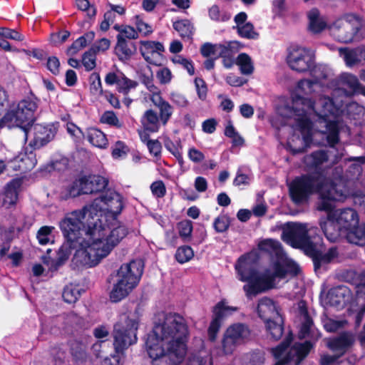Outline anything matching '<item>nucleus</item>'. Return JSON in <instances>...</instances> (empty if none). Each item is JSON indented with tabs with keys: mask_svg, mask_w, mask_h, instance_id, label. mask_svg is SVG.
Segmentation results:
<instances>
[{
	"mask_svg": "<svg viewBox=\"0 0 365 365\" xmlns=\"http://www.w3.org/2000/svg\"><path fill=\"white\" fill-rule=\"evenodd\" d=\"M319 88L312 78L299 81L296 93L292 97V106L286 105L278 109L282 117L294 120L293 126L301 134L300 136L294 133L288 141V146L293 153L306 150L312 140L314 131L322 133L333 148L339 141L340 133L346 129L339 116V109L330 98L322 96L317 103H313L310 98L300 95L317 92Z\"/></svg>",
	"mask_w": 365,
	"mask_h": 365,
	"instance_id": "obj_1",
	"label": "nucleus"
},
{
	"mask_svg": "<svg viewBox=\"0 0 365 365\" xmlns=\"http://www.w3.org/2000/svg\"><path fill=\"white\" fill-rule=\"evenodd\" d=\"M104 215H93L88 205L67 213L59 226L65 239L78 247L73 263L78 267L96 266L122 241L125 230Z\"/></svg>",
	"mask_w": 365,
	"mask_h": 365,
	"instance_id": "obj_2",
	"label": "nucleus"
},
{
	"mask_svg": "<svg viewBox=\"0 0 365 365\" xmlns=\"http://www.w3.org/2000/svg\"><path fill=\"white\" fill-rule=\"evenodd\" d=\"M314 192L319 195L317 209L328 212L326 219H321L320 227L330 242H336L345 233L336 221L330 217L329 211L334 207V201H342L348 195V191L341 185L334 184L322 174L305 175L295 178L289 185L291 198L296 204L304 202L308 196Z\"/></svg>",
	"mask_w": 365,
	"mask_h": 365,
	"instance_id": "obj_3",
	"label": "nucleus"
},
{
	"mask_svg": "<svg viewBox=\"0 0 365 365\" xmlns=\"http://www.w3.org/2000/svg\"><path fill=\"white\" fill-rule=\"evenodd\" d=\"M187 329L184 319L178 314H168L155 323L148 334L145 345L152 365L180 364L187 353Z\"/></svg>",
	"mask_w": 365,
	"mask_h": 365,
	"instance_id": "obj_4",
	"label": "nucleus"
},
{
	"mask_svg": "<svg viewBox=\"0 0 365 365\" xmlns=\"http://www.w3.org/2000/svg\"><path fill=\"white\" fill-rule=\"evenodd\" d=\"M259 246L262 250L274 253L275 258L264 272L262 277L251 284L244 285L243 289L248 298H252L273 288L276 279H283L287 274L295 276L299 272V265L283 252L279 242L268 239L262 241Z\"/></svg>",
	"mask_w": 365,
	"mask_h": 365,
	"instance_id": "obj_5",
	"label": "nucleus"
},
{
	"mask_svg": "<svg viewBox=\"0 0 365 365\" xmlns=\"http://www.w3.org/2000/svg\"><path fill=\"white\" fill-rule=\"evenodd\" d=\"M142 260H132L120 266L117 273L116 282L110 293V299L118 302L126 297L138 285L143 272Z\"/></svg>",
	"mask_w": 365,
	"mask_h": 365,
	"instance_id": "obj_6",
	"label": "nucleus"
},
{
	"mask_svg": "<svg viewBox=\"0 0 365 365\" xmlns=\"http://www.w3.org/2000/svg\"><path fill=\"white\" fill-rule=\"evenodd\" d=\"M361 18L354 13H346L329 25L330 35L334 40L342 43H352L362 38Z\"/></svg>",
	"mask_w": 365,
	"mask_h": 365,
	"instance_id": "obj_7",
	"label": "nucleus"
},
{
	"mask_svg": "<svg viewBox=\"0 0 365 365\" xmlns=\"http://www.w3.org/2000/svg\"><path fill=\"white\" fill-rule=\"evenodd\" d=\"M88 207L93 215L106 216L108 223L110 224L115 220L125 230L123 239L126 237L128 233V228L116 218L123 209L122 196L119 193L114 190H108L99 197L96 198Z\"/></svg>",
	"mask_w": 365,
	"mask_h": 365,
	"instance_id": "obj_8",
	"label": "nucleus"
},
{
	"mask_svg": "<svg viewBox=\"0 0 365 365\" xmlns=\"http://www.w3.org/2000/svg\"><path fill=\"white\" fill-rule=\"evenodd\" d=\"M312 230L307 224L287 222L282 227V238L292 247L300 248L306 255L314 256L317 253V246L309 236Z\"/></svg>",
	"mask_w": 365,
	"mask_h": 365,
	"instance_id": "obj_9",
	"label": "nucleus"
},
{
	"mask_svg": "<svg viewBox=\"0 0 365 365\" xmlns=\"http://www.w3.org/2000/svg\"><path fill=\"white\" fill-rule=\"evenodd\" d=\"M39 100L34 96H28L19 102L17 106L11 109L4 116L9 121L20 127L24 132L25 138L31 131L29 128L34 121V113L37 110Z\"/></svg>",
	"mask_w": 365,
	"mask_h": 365,
	"instance_id": "obj_10",
	"label": "nucleus"
},
{
	"mask_svg": "<svg viewBox=\"0 0 365 365\" xmlns=\"http://www.w3.org/2000/svg\"><path fill=\"white\" fill-rule=\"evenodd\" d=\"M292 340V336H288L282 344L272 349L274 357L276 359H281L276 365H298L309 353L312 345L310 342L305 341L302 344H295L289 351L286 353V356L282 357Z\"/></svg>",
	"mask_w": 365,
	"mask_h": 365,
	"instance_id": "obj_11",
	"label": "nucleus"
},
{
	"mask_svg": "<svg viewBox=\"0 0 365 365\" xmlns=\"http://www.w3.org/2000/svg\"><path fill=\"white\" fill-rule=\"evenodd\" d=\"M252 331L245 323L237 322L230 325L222 339V351L226 355L233 354L237 347L251 339Z\"/></svg>",
	"mask_w": 365,
	"mask_h": 365,
	"instance_id": "obj_12",
	"label": "nucleus"
},
{
	"mask_svg": "<svg viewBox=\"0 0 365 365\" xmlns=\"http://www.w3.org/2000/svg\"><path fill=\"white\" fill-rule=\"evenodd\" d=\"M138 322L126 315L114 327V347L116 352H121L137 341Z\"/></svg>",
	"mask_w": 365,
	"mask_h": 365,
	"instance_id": "obj_13",
	"label": "nucleus"
},
{
	"mask_svg": "<svg viewBox=\"0 0 365 365\" xmlns=\"http://www.w3.org/2000/svg\"><path fill=\"white\" fill-rule=\"evenodd\" d=\"M287 63L289 68L298 73H305L311 70L315 63V56L311 49L293 46L288 49Z\"/></svg>",
	"mask_w": 365,
	"mask_h": 365,
	"instance_id": "obj_14",
	"label": "nucleus"
},
{
	"mask_svg": "<svg viewBox=\"0 0 365 365\" xmlns=\"http://www.w3.org/2000/svg\"><path fill=\"white\" fill-rule=\"evenodd\" d=\"M354 302L353 293L345 285H339L330 289L324 300L327 305L334 307L338 309Z\"/></svg>",
	"mask_w": 365,
	"mask_h": 365,
	"instance_id": "obj_15",
	"label": "nucleus"
},
{
	"mask_svg": "<svg viewBox=\"0 0 365 365\" xmlns=\"http://www.w3.org/2000/svg\"><path fill=\"white\" fill-rule=\"evenodd\" d=\"M354 341L353 336L349 333H344L339 337L331 339L328 343V346L333 351L336 352L333 356L324 355L321 359L322 365H330L340 356L344 354Z\"/></svg>",
	"mask_w": 365,
	"mask_h": 365,
	"instance_id": "obj_16",
	"label": "nucleus"
},
{
	"mask_svg": "<svg viewBox=\"0 0 365 365\" xmlns=\"http://www.w3.org/2000/svg\"><path fill=\"white\" fill-rule=\"evenodd\" d=\"M344 155L343 150L335 155V159L329 162V156L325 150H317L312 153L304 157V163L309 170H316L317 173L322 169L324 166H328L331 164L336 163L339 159Z\"/></svg>",
	"mask_w": 365,
	"mask_h": 365,
	"instance_id": "obj_17",
	"label": "nucleus"
},
{
	"mask_svg": "<svg viewBox=\"0 0 365 365\" xmlns=\"http://www.w3.org/2000/svg\"><path fill=\"white\" fill-rule=\"evenodd\" d=\"M330 217L334 218L341 229L345 232L359 224L357 212L351 208L339 209L329 211Z\"/></svg>",
	"mask_w": 365,
	"mask_h": 365,
	"instance_id": "obj_18",
	"label": "nucleus"
},
{
	"mask_svg": "<svg viewBox=\"0 0 365 365\" xmlns=\"http://www.w3.org/2000/svg\"><path fill=\"white\" fill-rule=\"evenodd\" d=\"M235 269L241 281L248 282L247 284L255 282L263 276V274L255 276L254 264L248 255H243L239 258L235 264Z\"/></svg>",
	"mask_w": 365,
	"mask_h": 365,
	"instance_id": "obj_19",
	"label": "nucleus"
},
{
	"mask_svg": "<svg viewBox=\"0 0 365 365\" xmlns=\"http://www.w3.org/2000/svg\"><path fill=\"white\" fill-rule=\"evenodd\" d=\"M236 307L227 306L223 302H219L214 308V317L210 324L208 329V336L210 341H213L216 339L217 334L220 330L221 324L220 320L230 313V312L236 311Z\"/></svg>",
	"mask_w": 365,
	"mask_h": 365,
	"instance_id": "obj_20",
	"label": "nucleus"
},
{
	"mask_svg": "<svg viewBox=\"0 0 365 365\" xmlns=\"http://www.w3.org/2000/svg\"><path fill=\"white\" fill-rule=\"evenodd\" d=\"M31 130L28 135L32 132ZM56 133V128L54 125H42L36 124L34 126L33 134H34V145L37 147H41L51 140L53 139Z\"/></svg>",
	"mask_w": 365,
	"mask_h": 365,
	"instance_id": "obj_21",
	"label": "nucleus"
},
{
	"mask_svg": "<svg viewBox=\"0 0 365 365\" xmlns=\"http://www.w3.org/2000/svg\"><path fill=\"white\" fill-rule=\"evenodd\" d=\"M339 53L349 67L365 63V46H364L354 48H340Z\"/></svg>",
	"mask_w": 365,
	"mask_h": 365,
	"instance_id": "obj_22",
	"label": "nucleus"
},
{
	"mask_svg": "<svg viewBox=\"0 0 365 365\" xmlns=\"http://www.w3.org/2000/svg\"><path fill=\"white\" fill-rule=\"evenodd\" d=\"M257 312L259 317L264 322L282 317L279 306L275 302L267 297H263L259 301Z\"/></svg>",
	"mask_w": 365,
	"mask_h": 365,
	"instance_id": "obj_23",
	"label": "nucleus"
},
{
	"mask_svg": "<svg viewBox=\"0 0 365 365\" xmlns=\"http://www.w3.org/2000/svg\"><path fill=\"white\" fill-rule=\"evenodd\" d=\"M84 195L98 192L103 190L108 185V180L100 175L81 177Z\"/></svg>",
	"mask_w": 365,
	"mask_h": 365,
	"instance_id": "obj_24",
	"label": "nucleus"
},
{
	"mask_svg": "<svg viewBox=\"0 0 365 365\" xmlns=\"http://www.w3.org/2000/svg\"><path fill=\"white\" fill-rule=\"evenodd\" d=\"M309 71L312 78L316 82L319 88L329 86L333 77V73L330 68L324 64H314Z\"/></svg>",
	"mask_w": 365,
	"mask_h": 365,
	"instance_id": "obj_25",
	"label": "nucleus"
},
{
	"mask_svg": "<svg viewBox=\"0 0 365 365\" xmlns=\"http://www.w3.org/2000/svg\"><path fill=\"white\" fill-rule=\"evenodd\" d=\"M140 51L145 60L152 64H156L155 58L164 51L163 46L159 42L141 41Z\"/></svg>",
	"mask_w": 365,
	"mask_h": 365,
	"instance_id": "obj_26",
	"label": "nucleus"
},
{
	"mask_svg": "<svg viewBox=\"0 0 365 365\" xmlns=\"http://www.w3.org/2000/svg\"><path fill=\"white\" fill-rule=\"evenodd\" d=\"M21 184V180L14 179L6 185L3 197V205L6 208H11L16 204Z\"/></svg>",
	"mask_w": 365,
	"mask_h": 365,
	"instance_id": "obj_27",
	"label": "nucleus"
},
{
	"mask_svg": "<svg viewBox=\"0 0 365 365\" xmlns=\"http://www.w3.org/2000/svg\"><path fill=\"white\" fill-rule=\"evenodd\" d=\"M309 20V31L314 34H319L325 29H329V26L323 16L317 9H312L307 13Z\"/></svg>",
	"mask_w": 365,
	"mask_h": 365,
	"instance_id": "obj_28",
	"label": "nucleus"
},
{
	"mask_svg": "<svg viewBox=\"0 0 365 365\" xmlns=\"http://www.w3.org/2000/svg\"><path fill=\"white\" fill-rule=\"evenodd\" d=\"M72 247L75 248L73 245L68 242L62 245V246L58 249L56 259L46 262L49 270L55 271L60 266L64 264L71 255Z\"/></svg>",
	"mask_w": 365,
	"mask_h": 365,
	"instance_id": "obj_29",
	"label": "nucleus"
},
{
	"mask_svg": "<svg viewBox=\"0 0 365 365\" xmlns=\"http://www.w3.org/2000/svg\"><path fill=\"white\" fill-rule=\"evenodd\" d=\"M140 121L144 129L152 133L158 132L162 123L158 114L153 109L145 110Z\"/></svg>",
	"mask_w": 365,
	"mask_h": 365,
	"instance_id": "obj_30",
	"label": "nucleus"
},
{
	"mask_svg": "<svg viewBox=\"0 0 365 365\" xmlns=\"http://www.w3.org/2000/svg\"><path fill=\"white\" fill-rule=\"evenodd\" d=\"M115 48V54L120 61H128L136 52L135 44L130 41L117 39Z\"/></svg>",
	"mask_w": 365,
	"mask_h": 365,
	"instance_id": "obj_31",
	"label": "nucleus"
},
{
	"mask_svg": "<svg viewBox=\"0 0 365 365\" xmlns=\"http://www.w3.org/2000/svg\"><path fill=\"white\" fill-rule=\"evenodd\" d=\"M152 103L159 110L158 116L160 118L162 124L164 125H166L173 115V107L168 101H165L162 96H155L154 99H153Z\"/></svg>",
	"mask_w": 365,
	"mask_h": 365,
	"instance_id": "obj_32",
	"label": "nucleus"
},
{
	"mask_svg": "<svg viewBox=\"0 0 365 365\" xmlns=\"http://www.w3.org/2000/svg\"><path fill=\"white\" fill-rule=\"evenodd\" d=\"M362 301L361 308L356 315V323L359 324L365 313V271L361 274L360 282L356 286V302L359 304Z\"/></svg>",
	"mask_w": 365,
	"mask_h": 365,
	"instance_id": "obj_33",
	"label": "nucleus"
},
{
	"mask_svg": "<svg viewBox=\"0 0 365 365\" xmlns=\"http://www.w3.org/2000/svg\"><path fill=\"white\" fill-rule=\"evenodd\" d=\"M86 138L91 144L99 148H105L108 145L106 135L99 129L90 128L86 130Z\"/></svg>",
	"mask_w": 365,
	"mask_h": 365,
	"instance_id": "obj_34",
	"label": "nucleus"
},
{
	"mask_svg": "<svg viewBox=\"0 0 365 365\" xmlns=\"http://www.w3.org/2000/svg\"><path fill=\"white\" fill-rule=\"evenodd\" d=\"M81 195H84V192L81 178L64 186L61 192V197L64 200L76 197Z\"/></svg>",
	"mask_w": 365,
	"mask_h": 365,
	"instance_id": "obj_35",
	"label": "nucleus"
},
{
	"mask_svg": "<svg viewBox=\"0 0 365 365\" xmlns=\"http://www.w3.org/2000/svg\"><path fill=\"white\" fill-rule=\"evenodd\" d=\"M18 166L22 171L32 170L36 165L37 160L33 152L20 153L15 159Z\"/></svg>",
	"mask_w": 365,
	"mask_h": 365,
	"instance_id": "obj_36",
	"label": "nucleus"
},
{
	"mask_svg": "<svg viewBox=\"0 0 365 365\" xmlns=\"http://www.w3.org/2000/svg\"><path fill=\"white\" fill-rule=\"evenodd\" d=\"M346 237L350 243L363 246L365 245V228L363 226H355L345 232Z\"/></svg>",
	"mask_w": 365,
	"mask_h": 365,
	"instance_id": "obj_37",
	"label": "nucleus"
},
{
	"mask_svg": "<svg viewBox=\"0 0 365 365\" xmlns=\"http://www.w3.org/2000/svg\"><path fill=\"white\" fill-rule=\"evenodd\" d=\"M235 63L243 75H251L254 72V63L251 57L245 53L238 55Z\"/></svg>",
	"mask_w": 365,
	"mask_h": 365,
	"instance_id": "obj_38",
	"label": "nucleus"
},
{
	"mask_svg": "<svg viewBox=\"0 0 365 365\" xmlns=\"http://www.w3.org/2000/svg\"><path fill=\"white\" fill-rule=\"evenodd\" d=\"M267 331L270 333L272 337L278 340L281 338L283 334V319L282 317H277L274 319L265 322Z\"/></svg>",
	"mask_w": 365,
	"mask_h": 365,
	"instance_id": "obj_39",
	"label": "nucleus"
},
{
	"mask_svg": "<svg viewBox=\"0 0 365 365\" xmlns=\"http://www.w3.org/2000/svg\"><path fill=\"white\" fill-rule=\"evenodd\" d=\"M338 254L337 249L336 247H331L327 252L323 255L319 254L317 250L316 255L312 257H314L315 267L319 268L322 264H327L336 258Z\"/></svg>",
	"mask_w": 365,
	"mask_h": 365,
	"instance_id": "obj_40",
	"label": "nucleus"
},
{
	"mask_svg": "<svg viewBox=\"0 0 365 365\" xmlns=\"http://www.w3.org/2000/svg\"><path fill=\"white\" fill-rule=\"evenodd\" d=\"M81 291L78 285L70 284L64 288L62 296L66 302L72 304L78 299Z\"/></svg>",
	"mask_w": 365,
	"mask_h": 365,
	"instance_id": "obj_41",
	"label": "nucleus"
},
{
	"mask_svg": "<svg viewBox=\"0 0 365 365\" xmlns=\"http://www.w3.org/2000/svg\"><path fill=\"white\" fill-rule=\"evenodd\" d=\"M353 162L349 166L347 178L352 180L358 179L362 173V165L365 163V157L361 156L358 158H351L349 160Z\"/></svg>",
	"mask_w": 365,
	"mask_h": 365,
	"instance_id": "obj_42",
	"label": "nucleus"
},
{
	"mask_svg": "<svg viewBox=\"0 0 365 365\" xmlns=\"http://www.w3.org/2000/svg\"><path fill=\"white\" fill-rule=\"evenodd\" d=\"M173 27L182 38H190L193 34V26L187 19L174 22Z\"/></svg>",
	"mask_w": 365,
	"mask_h": 365,
	"instance_id": "obj_43",
	"label": "nucleus"
},
{
	"mask_svg": "<svg viewBox=\"0 0 365 365\" xmlns=\"http://www.w3.org/2000/svg\"><path fill=\"white\" fill-rule=\"evenodd\" d=\"M165 148L180 162H182V144L180 140L173 141L167 138L164 141Z\"/></svg>",
	"mask_w": 365,
	"mask_h": 365,
	"instance_id": "obj_44",
	"label": "nucleus"
},
{
	"mask_svg": "<svg viewBox=\"0 0 365 365\" xmlns=\"http://www.w3.org/2000/svg\"><path fill=\"white\" fill-rule=\"evenodd\" d=\"M233 42L225 43V49H222L219 56L222 57V63L227 68H230L236 62L232 55Z\"/></svg>",
	"mask_w": 365,
	"mask_h": 365,
	"instance_id": "obj_45",
	"label": "nucleus"
},
{
	"mask_svg": "<svg viewBox=\"0 0 365 365\" xmlns=\"http://www.w3.org/2000/svg\"><path fill=\"white\" fill-rule=\"evenodd\" d=\"M209 17L217 22H225L228 21L231 15L224 9H220L217 5L212 6L208 11Z\"/></svg>",
	"mask_w": 365,
	"mask_h": 365,
	"instance_id": "obj_46",
	"label": "nucleus"
},
{
	"mask_svg": "<svg viewBox=\"0 0 365 365\" xmlns=\"http://www.w3.org/2000/svg\"><path fill=\"white\" fill-rule=\"evenodd\" d=\"M71 353L76 361H83L86 358V345L80 341H73L71 343Z\"/></svg>",
	"mask_w": 365,
	"mask_h": 365,
	"instance_id": "obj_47",
	"label": "nucleus"
},
{
	"mask_svg": "<svg viewBox=\"0 0 365 365\" xmlns=\"http://www.w3.org/2000/svg\"><path fill=\"white\" fill-rule=\"evenodd\" d=\"M341 83L344 85L347 86L349 88H351L354 91L360 92L361 87H364V86L361 85L357 77L351 73H344L341 76Z\"/></svg>",
	"mask_w": 365,
	"mask_h": 365,
	"instance_id": "obj_48",
	"label": "nucleus"
},
{
	"mask_svg": "<svg viewBox=\"0 0 365 365\" xmlns=\"http://www.w3.org/2000/svg\"><path fill=\"white\" fill-rule=\"evenodd\" d=\"M54 227L52 226H43L41 227L36 235L38 242L41 245H47L53 241L52 231Z\"/></svg>",
	"mask_w": 365,
	"mask_h": 365,
	"instance_id": "obj_49",
	"label": "nucleus"
},
{
	"mask_svg": "<svg viewBox=\"0 0 365 365\" xmlns=\"http://www.w3.org/2000/svg\"><path fill=\"white\" fill-rule=\"evenodd\" d=\"M194 252L189 246H182L179 247L175 253L177 261L181 264L188 262L192 258Z\"/></svg>",
	"mask_w": 365,
	"mask_h": 365,
	"instance_id": "obj_50",
	"label": "nucleus"
},
{
	"mask_svg": "<svg viewBox=\"0 0 365 365\" xmlns=\"http://www.w3.org/2000/svg\"><path fill=\"white\" fill-rule=\"evenodd\" d=\"M222 49H225V43L223 44H211V43H205L200 49L201 53L203 56L207 57L211 55H218L220 54Z\"/></svg>",
	"mask_w": 365,
	"mask_h": 365,
	"instance_id": "obj_51",
	"label": "nucleus"
},
{
	"mask_svg": "<svg viewBox=\"0 0 365 365\" xmlns=\"http://www.w3.org/2000/svg\"><path fill=\"white\" fill-rule=\"evenodd\" d=\"M239 35L245 38H257L258 34L255 31L254 26L250 23H246L244 25H239L237 28Z\"/></svg>",
	"mask_w": 365,
	"mask_h": 365,
	"instance_id": "obj_52",
	"label": "nucleus"
},
{
	"mask_svg": "<svg viewBox=\"0 0 365 365\" xmlns=\"http://www.w3.org/2000/svg\"><path fill=\"white\" fill-rule=\"evenodd\" d=\"M90 90L93 95L102 94V84L100 75L98 73H93L89 78Z\"/></svg>",
	"mask_w": 365,
	"mask_h": 365,
	"instance_id": "obj_53",
	"label": "nucleus"
},
{
	"mask_svg": "<svg viewBox=\"0 0 365 365\" xmlns=\"http://www.w3.org/2000/svg\"><path fill=\"white\" fill-rule=\"evenodd\" d=\"M101 122L116 128H121L122 123L113 111H106L101 117Z\"/></svg>",
	"mask_w": 365,
	"mask_h": 365,
	"instance_id": "obj_54",
	"label": "nucleus"
},
{
	"mask_svg": "<svg viewBox=\"0 0 365 365\" xmlns=\"http://www.w3.org/2000/svg\"><path fill=\"white\" fill-rule=\"evenodd\" d=\"M138 83L127 77L122 73L117 84L118 91L123 93H128L130 89L135 88Z\"/></svg>",
	"mask_w": 365,
	"mask_h": 365,
	"instance_id": "obj_55",
	"label": "nucleus"
},
{
	"mask_svg": "<svg viewBox=\"0 0 365 365\" xmlns=\"http://www.w3.org/2000/svg\"><path fill=\"white\" fill-rule=\"evenodd\" d=\"M230 226L229 217L222 215L216 217L213 222V227L217 232H225Z\"/></svg>",
	"mask_w": 365,
	"mask_h": 365,
	"instance_id": "obj_56",
	"label": "nucleus"
},
{
	"mask_svg": "<svg viewBox=\"0 0 365 365\" xmlns=\"http://www.w3.org/2000/svg\"><path fill=\"white\" fill-rule=\"evenodd\" d=\"M0 36L18 41L24 39V36L17 31L5 27H0Z\"/></svg>",
	"mask_w": 365,
	"mask_h": 365,
	"instance_id": "obj_57",
	"label": "nucleus"
},
{
	"mask_svg": "<svg viewBox=\"0 0 365 365\" xmlns=\"http://www.w3.org/2000/svg\"><path fill=\"white\" fill-rule=\"evenodd\" d=\"M96 54L91 49L83 54L82 63L87 71H91L96 67Z\"/></svg>",
	"mask_w": 365,
	"mask_h": 365,
	"instance_id": "obj_58",
	"label": "nucleus"
},
{
	"mask_svg": "<svg viewBox=\"0 0 365 365\" xmlns=\"http://www.w3.org/2000/svg\"><path fill=\"white\" fill-rule=\"evenodd\" d=\"M138 37V32L135 30L133 27H131L130 26H125L122 27L120 33L118 34L117 39H119V38L121 40H126V38L135 39Z\"/></svg>",
	"mask_w": 365,
	"mask_h": 365,
	"instance_id": "obj_59",
	"label": "nucleus"
},
{
	"mask_svg": "<svg viewBox=\"0 0 365 365\" xmlns=\"http://www.w3.org/2000/svg\"><path fill=\"white\" fill-rule=\"evenodd\" d=\"M134 24L137 27L138 32L147 36L153 32L151 26L147 23L144 22L139 16L134 17Z\"/></svg>",
	"mask_w": 365,
	"mask_h": 365,
	"instance_id": "obj_60",
	"label": "nucleus"
},
{
	"mask_svg": "<svg viewBox=\"0 0 365 365\" xmlns=\"http://www.w3.org/2000/svg\"><path fill=\"white\" fill-rule=\"evenodd\" d=\"M195 86L197 96L200 100H205L207 93V88L205 81L200 78L195 79Z\"/></svg>",
	"mask_w": 365,
	"mask_h": 365,
	"instance_id": "obj_61",
	"label": "nucleus"
},
{
	"mask_svg": "<svg viewBox=\"0 0 365 365\" xmlns=\"http://www.w3.org/2000/svg\"><path fill=\"white\" fill-rule=\"evenodd\" d=\"M150 190L156 197H163L166 193V187L162 180L153 182L150 185Z\"/></svg>",
	"mask_w": 365,
	"mask_h": 365,
	"instance_id": "obj_62",
	"label": "nucleus"
},
{
	"mask_svg": "<svg viewBox=\"0 0 365 365\" xmlns=\"http://www.w3.org/2000/svg\"><path fill=\"white\" fill-rule=\"evenodd\" d=\"M76 4L78 9L86 11L89 17H93L96 14V8L91 6L88 0H76Z\"/></svg>",
	"mask_w": 365,
	"mask_h": 365,
	"instance_id": "obj_63",
	"label": "nucleus"
},
{
	"mask_svg": "<svg viewBox=\"0 0 365 365\" xmlns=\"http://www.w3.org/2000/svg\"><path fill=\"white\" fill-rule=\"evenodd\" d=\"M346 113L350 118H356L364 114V108L358 103L352 102L347 105Z\"/></svg>",
	"mask_w": 365,
	"mask_h": 365,
	"instance_id": "obj_64",
	"label": "nucleus"
}]
</instances>
